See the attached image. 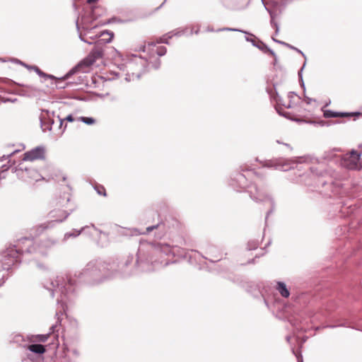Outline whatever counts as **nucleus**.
I'll use <instances>...</instances> for the list:
<instances>
[{
  "label": "nucleus",
  "instance_id": "nucleus-10",
  "mask_svg": "<svg viewBox=\"0 0 362 362\" xmlns=\"http://www.w3.org/2000/svg\"><path fill=\"white\" fill-rule=\"evenodd\" d=\"M16 173L18 177L25 181H38L40 180V175L34 168H16Z\"/></svg>",
  "mask_w": 362,
  "mask_h": 362
},
{
  "label": "nucleus",
  "instance_id": "nucleus-50",
  "mask_svg": "<svg viewBox=\"0 0 362 362\" xmlns=\"http://www.w3.org/2000/svg\"><path fill=\"white\" fill-rule=\"evenodd\" d=\"M98 0H87V2L88 4H92L96 2Z\"/></svg>",
  "mask_w": 362,
  "mask_h": 362
},
{
  "label": "nucleus",
  "instance_id": "nucleus-11",
  "mask_svg": "<svg viewBox=\"0 0 362 362\" xmlns=\"http://www.w3.org/2000/svg\"><path fill=\"white\" fill-rule=\"evenodd\" d=\"M106 269V264L101 261L95 260L89 262L85 269L83 274L92 277H95L99 273H103Z\"/></svg>",
  "mask_w": 362,
  "mask_h": 362
},
{
  "label": "nucleus",
  "instance_id": "nucleus-7",
  "mask_svg": "<svg viewBox=\"0 0 362 362\" xmlns=\"http://www.w3.org/2000/svg\"><path fill=\"white\" fill-rule=\"evenodd\" d=\"M103 56V50L99 47H95L90 54L78 65L77 67L74 68L76 69H83L84 67H89L93 65L97 60L101 59Z\"/></svg>",
  "mask_w": 362,
  "mask_h": 362
},
{
  "label": "nucleus",
  "instance_id": "nucleus-13",
  "mask_svg": "<svg viewBox=\"0 0 362 362\" xmlns=\"http://www.w3.org/2000/svg\"><path fill=\"white\" fill-rule=\"evenodd\" d=\"M55 244V240H51L49 238H46L40 240V242L37 244L34 243V242L33 241V246H30V249L33 250L32 253L38 252L44 255L46 254V251L48 249L51 248L52 246H54Z\"/></svg>",
  "mask_w": 362,
  "mask_h": 362
},
{
  "label": "nucleus",
  "instance_id": "nucleus-48",
  "mask_svg": "<svg viewBox=\"0 0 362 362\" xmlns=\"http://www.w3.org/2000/svg\"><path fill=\"white\" fill-rule=\"evenodd\" d=\"M80 39H81V40H82V41H83L85 42H87L88 44H91L90 42H87L86 40H85L84 38L81 37V35H80Z\"/></svg>",
  "mask_w": 362,
  "mask_h": 362
},
{
  "label": "nucleus",
  "instance_id": "nucleus-51",
  "mask_svg": "<svg viewBox=\"0 0 362 362\" xmlns=\"http://www.w3.org/2000/svg\"><path fill=\"white\" fill-rule=\"evenodd\" d=\"M290 339H291V337H290V336H287V337H286V340H287L288 341H290Z\"/></svg>",
  "mask_w": 362,
  "mask_h": 362
},
{
  "label": "nucleus",
  "instance_id": "nucleus-54",
  "mask_svg": "<svg viewBox=\"0 0 362 362\" xmlns=\"http://www.w3.org/2000/svg\"><path fill=\"white\" fill-rule=\"evenodd\" d=\"M139 253H141V248L139 250Z\"/></svg>",
  "mask_w": 362,
  "mask_h": 362
},
{
  "label": "nucleus",
  "instance_id": "nucleus-47",
  "mask_svg": "<svg viewBox=\"0 0 362 362\" xmlns=\"http://www.w3.org/2000/svg\"><path fill=\"white\" fill-rule=\"evenodd\" d=\"M277 112H279V115L284 116V117H286V113H282L281 112H280L278 109H276Z\"/></svg>",
  "mask_w": 362,
  "mask_h": 362
},
{
  "label": "nucleus",
  "instance_id": "nucleus-8",
  "mask_svg": "<svg viewBox=\"0 0 362 362\" xmlns=\"http://www.w3.org/2000/svg\"><path fill=\"white\" fill-rule=\"evenodd\" d=\"M306 161L303 157L297 158L295 161L293 160H269L267 164L268 167H274L277 170L287 171L294 167L296 163H302Z\"/></svg>",
  "mask_w": 362,
  "mask_h": 362
},
{
  "label": "nucleus",
  "instance_id": "nucleus-44",
  "mask_svg": "<svg viewBox=\"0 0 362 362\" xmlns=\"http://www.w3.org/2000/svg\"><path fill=\"white\" fill-rule=\"evenodd\" d=\"M155 46H156V43L155 42H148V49H149L151 47H155Z\"/></svg>",
  "mask_w": 362,
  "mask_h": 362
},
{
  "label": "nucleus",
  "instance_id": "nucleus-4",
  "mask_svg": "<svg viewBox=\"0 0 362 362\" xmlns=\"http://www.w3.org/2000/svg\"><path fill=\"white\" fill-rule=\"evenodd\" d=\"M148 246L151 253L149 261L155 267L168 266L170 264L169 257H174L180 251V247L168 244H148Z\"/></svg>",
  "mask_w": 362,
  "mask_h": 362
},
{
  "label": "nucleus",
  "instance_id": "nucleus-15",
  "mask_svg": "<svg viewBox=\"0 0 362 362\" xmlns=\"http://www.w3.org/2000/svg\"><path fill=\"white\" fill-rule=\"evenodd\" d=\"M185 31L186 29H177L172 32H170L168 34L161 37L158 42L168 44V39L171 38L173 35L181 36L185 33Z\"/></svg>",
  "mask_w": 362,
  "mask_h": 362
},
{
  "label": "nucleus",
  "instance_id": "nucleus-19",
  "mask_svg": "<svg viewBox=\"0 0 362 362\" xmlns=\"http://www.w3.org/2000/svg\"><path fill=\"white\" fill-rule=\"evenodd\" d=\"M276 288L282 297L288 298L290 296V292L284 282L278 281Z\"/></svg>",
  "mask_w": 362,
  "mask_h": 362
},
{
  "label": "nucleus",
  "instance_id": "nucleus-35",
  "mask_svg": "<svg viewBox=\"0 0 362 362\" xmlns=\"http://www.w3.org/2000/svg\"><path fill=\"white\" fill-rule=\"evenodd\" d=\"M135 51L139 52H146V46L145 42L141 43L139 47L134 48Z\"/></svg>",
  "mask_w": 362,
  "mask_h": 362
},
{
  "label": "nucleus",
  "instance_id": "nucleus-36",
  "mask_svg": "<svg viewBox=\"0 0 362 362\" xmlns=\"http://www.w3.org/2000/svg\"><path fill=\"white\" fill-rule=\"evenodd\" d=\"M276 103H278V105H281L284 106L286 108H290L291 107V105L290 104L286 105V104H284V103H283L281 102V98L279 96L278 94H276Z\"/></svg>",
  "mask_w": 362,
  "mask_h": 362
},
{
  "label": "nucleus",
  "instance_id": "nucleus-1",
  "mask_svg": "<svg viewBox=\"0 0 362 362\" xmlns=\"http://www.w3.org/2000/svg\"><path fill=\"white\" fill-rule=\"evenodd\" d=\"M76 281L72 280L68 276H57L54 281L50 282V287H46L50 291L52 297L54 293H59L60 298H57V305L60 306V309L56 312L57 322L49 328V332L47 334H40L37 336L38 339L42 342H45L52 333L55 332L56 327L61 323V317L66 311V302L71 301L75 296Z\"/></svg>",
  "mask_w": 362,
  "mask_h": 362
},
{
  "label": "nucleus",
  "instance_id": "nucleus-20",
  "mask_svg": "<svg viewBox=\"0 0 362 362\" xmlns=\"http://www.w3.org/2000/svg\"><path fill=\"white\" fill-rule=\"evenodd\" d=\"M28 350L31 352L38 354H42L45 352L46 349L45 346L40 344H35L28 346Z\"/></svg>",
  "mask_w": 362,
  "mask_h": 362
},
{
  "label": "nucleus",
  "instance_id": "nucleus-39",
  "mask_svg": "<svg viewBox=\"0 0 362 362\" xmlns=\"http://www.w3.org/2000/svg\"><path fill=\"white\" fill-rule=\"evenodd\" d=\"M96 189H97L98 193L99 194H103L104 196H105V194H105V189L103 187H100V189L97 188Z\"/></svg>",
  "mask_w": 362,
  "mask_h": 362
},
{
  "label": "nucleus",
  "instance_id": "nucleus-23",
  "mask_svg": "<svg viewBox=\"0 0 362 362\" xmlns=\"http://www.w3.org/2000/svg\"><path fill=\"white\" fill-rule=\"evenodd\" d=\"M76 72L75 69H72L69 71L68 74H66V76L63 78H62L58 83H57V86L58 88H64L66 86L64 84V80L67 79L71 75L74 74Z\"/></svg>",
  "mask_w": 362,
  "mask_h": 362
},
{
  "label": "nucleus",
  "instance_id": "nucleus-52",
  "mask_svg": "<svg viewBox=\"0 0 362 362\" xmlns=\"http://www.w3.org/2000/svg\"><path fill=\"white\" fill-rule=\"evenodd\" d=\"M65 128H66V127L62 129V133H63L64 132Z\"/></svg>",
  "mask_w": 362,
  "mask_h": 362
},
{
  "label": "nucleus",
  "instance_id": "nucleus-28",
  "mask_svg": "<svg viewBox=\"0 0 362 362\" xmlns=\"http://www.w3.org/2000/svg\"><path fill=\"white\" fill-rule=\"evenodd\" d=\"M33 69L35 70V71L40 76H42L44 78H51L52 76L50 75H48L44 72H42L37 66H32L31 67Z\"/></svg>",
  "mask_w": 362,
  "mask_h": 362
},
{
  "label": "nucleus",
  "instance_id": "nucleus-31",
  "mask_svg": "<svg viewBox=\"0 0 362 362\" xmlns=\"http://www.w3.org/2000/svg\"><path fill=\"white\" fill-rule=\"evenodd\" d=\"M79 119L87 124H93L95 122V119L93 117H81Z\"/></svg>",
  "mask_w": 362,
  "mask_h": 362
},
{
  "label": "nucleus",
  "instance_id": "nucleus-55",
  "mask_svg": "<svg viewBox=\"0 0 362 362\" xmlns=\"http://www.w3.org/2000/svg\"><path fill=\"white\" fill-rule=\"evenodd\" d=\"M199 32V30H197V31H195V33L197 34Z\"/></svg>",
  "mask_w": 362,
  "mask_h": 362
},
{
  "label": "nucleus",
  "instance_id": "nucleus-46",
  "mask_svg": "<svg viewBox=\"0 0 362 362\" xmlns=\"http://www.w3.org/2000/svg\"><path fill=\"white\" fill-rule=\"evenodd\" d=\"M224 30H233V31H240V32H242V31H241V30H238V29H233V28H225Z\"/></svg>",
  "mask_w": 362,
  "mask_h": 362
},
{
  "label": "nucleus",
  "instance_id": "nucleus-38",
  "mask_svg": "<svg viewBox=\"0 0 362 362\" xmlns=\"http://www.w3.org/2000/svg\"><path fill=\"white\" fill-rule=\"evenodd\" d=\"M23 341V336L20 335V334H18V335H16L15 337H14V341L16 342H21Z\"/></svg>",
  "mask_w": 362,
  "mask_h": 362
},
{
  "label": "nucleus",
  "instance_id": "nucleus-5",
  "mask_svg": "<svg viewBox=\"0 0 362 362\" xmlns=\"http://www.w3.org/2000/svg\"><path fill=\"white\" fill-rule=\"evenodd\" d=\"M147 64L146 59L138 55H133V59L127 64L128 72L126 80L131 81L139 78L141 75L145 72Z\"/></svg>",
  "mask_w": 362,
  "mask_h": 362
},
{
  "label": "nucleus",
  "instance_id": "nucleus-42",
  "mask_svg": "<svg viewBox=\"0 0 362 362\" xmlns=\"http://www.w3.org/2000/svg\"><path fill=\"white\" fill-rule=\"evenodd\" d=\"M358 170H360L362 169V158H361L360 157L358 158Z\"/></svg>",
  "mask_w": 362,
  "mask_h": 362
},
{
  "label": "nucleus",
  "instance_id": "nucleus-18",
  "mask_svg": "<svg viewBox=\"0 0 362 362\" xmlns=\"http://www.w3.org/2000/svg\"><path fill=\"white\" fill-rule=\"evenodd\" d=\"M354 113L338 112H333L329 110H326L324 111L323 115L325 118H333V117L350 116V115H352Z\"/></svg>",
  "mask_w": 362,
  "mask_h": 362
},
{
  "label": "nucleus",
  "instance_id": "nucleus-2",
  "mask_svg": "<svg viewBox=\"0 0 362 362\" xmlns=\"http://www.w3.org/2000/svg\"><path fill=\"white\" fill-rule=\"evenodd\" d=\"M30 246H33V240L23 238L18 240L14 245L7 247L0 254V269L9 270L12 266L21 262V255L32 253Z\"/></svg>",
  "mask_w": 362,
  "mask_h": 362
},
{
  "label": "nucleus",
  "instance_id": "nucleus-29",
  "mask_svg": "<svg viewBox=\"0 0 362 362\" xmlns=\"http://www.w3.org/2000/svg\"><path fill=\"white\" fill-rule=\"evenodd\" d=\"M58 120L59 122V127L61 128L63 125V122L64 120H66L68 122H73L74 120L73 116L71 115H69L67 117H66L64 119H61L59 117H57Z\"/></svg>",
  "mask_w": 362,
  "mask_h": 362
},
{
  "label": "nucleus",
  "instance_id": "nucleus-22",
  "mask_svg": "<svg viewBox=\"0 0 362 362\" xmlns=\"http://www.w3.org/2000/svg\"><path fill=\"white\" fill-rule=\"evenodd\" d=\"M265 8L269 12V13L270 15V17H271L270 23H271L272 26L275 28V33H276V35H277L279 32V26L278 23L274 21V18L276 17V13L274 12H273L272 11H271L270 9H269L268 8H267L266 6H265Z\"/></svg>",
  "mask_w": 362,
  "mask_h": 362
},
{
  "label": "nucleus",
  "instance_id": "nucleus-33",
  "mask_svg": "<svg viewBox=\"0 0 362 362\" xmlns=\"http://www.w3.org/2000/svg\"><path fill=\"white\" fill-rule=\"evenodd\" d=\"M272 39H273V40H274V42H277V43H279V44H280V45H284V46H286L287 47H288V48H290V49H293V50H295V49H296V47H293V46H292V45H289V44H288V43H286V42H285L280 41V40H277L274 39V37H273Z\"/></svg>",
  "mask_w": 362,
  "mask_h": 362
},
{
  "label": "nucleus",
  "instance_id": "nucleus-12",
  "mask_svg": "<svg viewBox=\"0 0 362 362\" xmlns=\"http://www.w3.org/2000/svg\"><path fill=\"white\" fill-rule=\"evenodd\" d=\"M69 215V213L66 212L65 211L57 209L53 210L50 212V217L54 218L50 222L42 224L40 226V228H42V230L47 229L49 227H52L54 226V223H61L64 221Z\"/></svg>",
  "mask_w": 362,
  "mask_h": 362
},
{
  "label": "nucleus",
  "instance_id": "nucleus-37",
  "mask_svg": "<svg viewBox=\"0 0 362 362\" xmlns=\"http://www.w3.org/2000/svg\"><path fill=\"white\" fill-rule=\"evenodd\" d=\"M292 351L293 354L296 356L298 362H303V357L300 353H298V351H295L293 349H292Z\"/></svg>",
  "mask_w": 362,
  "mask_h": 362
},
{
  "label": "nucleus",
  "instance_id": "nucleus-30",
  "mask_svg": "<svg viewBox=\"0 0 362 362\" xmlns=\"http://www.w3.org/2000/svg\"><path fill=\"white\" fill-rule=\"evenodd\" d=\"M159 227H160V223L154 225V226H148V227H147L146 228L145 231L139 232V234H147V233H149L150 232H151L154 229L158 228Z\"/></svg>",
  "mask_w": 362,
  "mask_h": 362
},
{
  "label": "nucleus",
  "instance_id": "nucleus-32",
  "mask_svg": "<svg viewBox=\"0 0 362 362\" xmlns=\"http://www.w3.org/2000/svg\"><path fill=\"white\" fill-rule=\"evenodd\" d=\"M156 53L158 56L161 57L165 54L167 49L164 46H160L156 48Z\"/></svg>",
  "mask_w": 362,
  "mask_h": 362
},
{
  "label": "nucleus",
  "instance_id": "nucleus-49",
  "mask_svg": "<svg viewBox=\"0 0 362 362\" xmlns=\"http://www.w3.org/2000/svg\"><path fill=\"white\" fill-rule=\"evenodd\" d=\"M80 39H81V40H82V41H83L85 42H87L88 44H91L90 42H87L86 40H85L84 38L81 37V35H80Z\"/></svg>",
  "mask_w": 362,
  "mask_h": 362
},
{
  "label": "nucleus",
  "instance_id": "nucleus-34",
  "mask_svg": "<svg viewBox=\"0 0 362 362\" xmlns=\"http://www.w3.org/2000/svg\"><path fill=\"white\" fill-rule=\"evenodd\" d=\"M257 246H258V243L255 240L249 242L247 244V247H248V250H250L256 249L257 247Z\"/></svg>",
  "mask_w": 362,
  "mask_h": 362
},
{
  "label": "nucleus",
  "instance_id": "nucleus-9",
  "mask_svg": "<svg viewBox=\"0 0 362 362\" xmlns=\"http://www.w3.org/2000/svg\"><path fill=\"white\" fill-rule=\"evenodd\" d=\"M311 171V178L314 180L315 185L316 186H322L326 185L327 180L325 179V177L328 174V173L325 170L324 165L322 164H319V167L314 168L313 166L310 168Z\"/></svg>",
  "mask_w": 362,
  "mask_h": 362
},
{
  "label": "nucleus",
  "instance_id": "nucleus-6",
  "mask_svg": "<svg viewBox=\"0 0 362 362\" xmlns=\"http://www.w3.org/2000/svg\"><path fill=\"white\" fill-rule=\"evenodd\" d=\"M361 154L354 150L349 153H340V163L339 164L349 170H358V162Z\"/></svg>",
  "mask_w": 362,
  "mask_h": 362
},
{
  "label": "nucleus",
  "instance_id": "nucleus-40",
  "mask_svg": "<svg viewBox=\"0 0 362 362\" xmlns=\"http://www.w3.org/2000/svg\"><path fill=\"white\" fill-rule=\"evenodd\" d=\"M305 65V64H303V67L300 69V71H299V72H298V76H299V77H300V78H302V74H301V73H302V71H303V68H304ZM301 80H302V86H303V88H305V86H304V83H303V79H301Z\"/></svg>",
  "mask_w": 362,
  "mask_h": 362
},
{
  "label": "nucleus",
  "instance_id": "nucleus-41",
  "mask_svg": "<svg viewBox=\"0 0 362 362\" xmlns=\"http://www.w3.org/2000/svg\"><path fill=\"white\" fill-rule=\"evenodd\" d=\"M246 40L249 41V42H251L252 45H253V43H255V44L257 43V40L251 38V37H246Z\"/></svg>",
  "mask_w": 362,
  "mask_h": 362
},
{
  "label": "nucleus",
  "instance_id": "nucleus-21",
  "mask_svg": "<svg viewBox=\"0 0 362 362\" xmlns=\"http://www.w3.org/2000/svg\"><path fill=\"white\" fill-rule=\"evenodd\" d=\"M253 46L259 48L264 52H269L271 55H272L274 57H275V55H276L272 49H271L269 47H268L267 45L266 44H264V42H262V41L257 40V44L253 43Z\"/></svg>",
  "mask_w": 362,
  "mask_h": 362
},
{
  "label": "nucleus",
  "instance_id": "nucleus-53",
  "mask_svg": "<svg viewBox=\"0 0 362 362\" xmlns=\"http://www.w3.org/2000/svg\"><path fill=\"white\" fill-rule=\"evenodd\" d=\"M166 1H167V0H165V1L163 2L162 5H163V4L166 2Z\"/></svg>",
  "mask_w": 362,
  "mask_h": 362
},
{
  "label": "nucleus",
  "instance_id": "nucleus-14",
  "mask_svg": "<svg viewBox=\"0 0 362 362\" xmlns=\"http://www.w3.org/2000/svg\"><path fill=\"white\" fill-rule=\"evenodd\" d=\"M45 149L43 146H37L23 155V160H35L45 158Z\"/></svg>",
  "mask_w": 362,
  "mask_h": 362
},
{
  "label": "nucleus",
  "instance_id": "nucleus-45",
  "mask_svg": "<svg viewBox=\"0 0 362 362\" xmlns=\"http://www.w3.org/2000/svg\"><path fill=\"white\" fill-rule=\"evenodd\" d=\"M295 50H296L297 52H298V53L301 54L303 55V57H304L305 58V56L304 53H303L301 50L298 49V48H296V49H295Z\"/></svg>",
  "mask_w": 362,
  "mask_h": 362
},
{
  "label": "nucleus",
  "instance_id": "nucleus-24",
  "mask_svg": "<svg viewBox=\"0 0 362 362\" xmlns=\"http://www.w3.org/2000/svg\"><path fill=\"white\" fill-rule=\"evenodd\" d=\"M105 35H108L109 36L108 38H102L98 40V42H103V43L107 44L112 41L113 36H114V34L112 33L109 32V31H103L101 33V36H103Z\"/></svg>",
  "mask_w": 362,
  "mask_h": 362
},
{
  "label": "nucleus",
  "instance_id": "nucleus-26",
  "mask_svg": "<svg viewBox=\"0 0 362 362\" xmlns=\"http://www.w3.org/2000/svg\"><path fill=\"white\" fill-rule=\"evenodd\" d=\"M84 229H85V228H82L79 230H74V232H72V233H65L64 240H67L68 238H69L71 237L76 238V237L78 236Z\"/></svg>",
  "mask_w": 362,
  "mask_h": 362
},
{
  "label": "nucleus",
  "instance_id": "nucleus-17",
  "mask_svg": "<svg viewBox=\"0 0 362 362\" xmlns=\"http://www.w3.org/2000/svg\"><path fill=\"white\" fill-rule=\"evenodd\" d=\"M206 255H209V259L211 262H217L221 259V255L217 252V249L215 247H210L206 251Z\"/></svg>",
  "mask_w": 362,
  "mask_h": 362
},
{
  "label": "nucleus",
  "instance_id": "nucleus-43",
  "mask_svg": "<svg viewBox=\"0 0 362 362\" xmlns=\"http://www.w3.org/2000/svg\"><path fill=\"white\" fill-rule=\"evenodd\" d=\"M305 101L308 105H310L313 101V99L309 97H305Z\"/></svg>",
  "mask_w": 362,
  "mask_h": 362
},
{
  "label": "nucleus",
  "instance_id": "nucleus-27",
  "mask_svg": "<svg viewBox=\"0 0 362 362\" xmlns=\"http://www.w3.org/2000/svg\"><path fill=\"white\" fill-rule=\"evenodd\" d=\"M54 124V121L51 119H49L48 124H47L45 122L41 119V126L43 128V130H51L52 125Z\"/></svg>",
  "mask_w": 362,
  "mask_h": 362
},
{
  "label": "nucleus",
  "instance_id": "nucleus-3",
  "mask_svg": "<svg viewBox=\"0 0 362 362\" xmlns=\"http://www.w3.org/2000/svg\"><path fill=\"white\" fill-rule=\"evenodd\" d=\"M247 180L245 177V175L242 173L236 174L234 178L231 179L230 185L234 188L237 192H240L242 189L245 187H248V192L252 199L258 202H264L266 199H268L271 204L272 208L268 211L265 219L267 220L269 214H271L274 211V201L267 197L265 193L260 190L256 185H251L247 186Z\"/></svg>",
  "mask_w": 362,
  "mask_h": 362
},
{
  "label": "nucleus",
  "instance_id": "nucleus-16",
  "mask_svg": "<svg viewBox=\"0 0 362 362\" xmlns=\"http://www.w3.org/2000/svg\"><path fill=\"white\" fill-rule=\"evenodd\" d=\"M339 151L338 149H333L332 151L325 152L324 155V159L329 161L333 160L336 163H340V153H337V152Z\"/></svg>",
  "mask_w": 362,
  "mask_h": 362
},
{
  "label": "nucleus",
  "instance_id": "nucleus-25",
  "mask_svg": "<svg viewBox=\"0 0 362 362\" xmlns=\"http://www.w3.org/2000/svg\"><path fill=\"white\" fill-rule=\"evenodd\" d=\"M21 149L13 150L9 153L4 154L2 156L0 157V160L1 161L4 160L11 157L16 153L19 152L21 150H23L25 148V146L23 144H21Z\"/></svg>",
  "mask_w": 362,
  "mask_h": 362
}]
</instances>
